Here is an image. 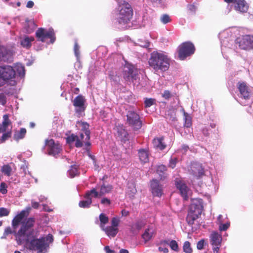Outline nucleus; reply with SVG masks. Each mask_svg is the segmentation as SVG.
Masks as SVG:
<instances>
[{
  "label": "nucleus",
  "mask_w": 253,
  "mask_h": 253,
  "mask_svg": "<svg viewBox=\"0 0 253 253\" xmlns=\"http://www.w3.org/2000/svg\"><path fill=\"white\" fill-rule=\"evenodd\" d=\"M117 136L122 141H126L128 139V134L123 126H118L116 127Z\"/></svg>",
  "instance_id": "obj_21"
},
{
  "label": "nucleus",
  "mask_w": 253,
  "mask_h": 253,
  "mask_svg": "<svg viewBox=\"0 0 253 253\" xmlns=\"http://www.w3.org/2000/svg\"><path fill=\"white\" fill-rule=\"evenodd\" d=\"M99 220L100 221V226L107 224L109 221V218L104 213H101L99 216Z\"/></svg>",
  "instance_id": "obj_42"
},
{
  "label": "nucleus",
  "mask_w": 253,
  "mask_h": 253,
  "mask_svg": "<svg viewBox=\"0 0 253 253\" xmlns=\"http://www.w3.org/2000/svg\"><path fill=\"white\" fill-rule=\"evenodd\" d=\"M11 171L12 168L8 164L4 165L1 168V171L6 176L11 175Z\"/></svg>",
  "instance_id": "obj_40"
},
{
  "label": "nucleus",
  "mask_w": 253,
  "mask_h": 253,
  "mask_svg": "<svg viewBox=\"0 0 253 253\" xmlns=\"http://www.w3.org/2000/svg\"><path fill=\"white\" fill-rule=\"evenodd\" d=\"M191 173L194 176L199 178L204 174V169L201 164H193L191 167Z\"/></svg>",
  "instance_id": "obj_19"
},
{
  "label": "nucleus",
  "mask_w": 253,
  "mask_h": 253,
  "mask_svg": "<svg viewBox=\"0 0 253 253\" xmlns=\"http://www.w3.org/2000/svg\"><path fill=\"white\" fill-rule=\"evenodd\" d=\"M101 203L102 204L108 206L111 204V201L109 199L107 198H103L101 200Z\"/></svg>",
  "instance_id": "obj_60"
},
{
  "label": "nucleus",
  "mask_w": 253,
  "mask_h": 253,
  "mask_svg": "<svg viewBox=\"0 0 253 253\" xmlns=\"http://www.w3.org/2000/svg\"><path fill=\"white\" fill-rule=\"evenodd\" d=\"M11 134V129L7 131L6 132H4V133L2 134L1 139L0 140V141L1 143H3L5 142V141L7 139H8L10 137Z\"/></svg>",
  "instance_id": "obj_47"
},
{
  "label": "nucleus",
  "mask_w": 253,
  "mask_h": 253,
  "mask_svg": "<svg viewBox=\"0 0 253 253\" xmlns=\"http://www.w3.org/2000/svg\"><path fill=\"white\" fill-rule=\"evenodd\" d=\"M203 202L201 199L193 200L189 207L186 221L190 225H192L196 219L201 215L203 211Z\"/></svg>",
  "instance_id": "obj_4"
},
{
  "label": "nucleus",
  "mask_w": 253,
  "mask_h": 253,
  "mask_svg": "<svg viewBox=\"0 0 253 253\" xmlns=\"http://www.w3.org/2000/svg\"><path fill=\"white\" fill-rule=\"evenodd\" d=\"M177 163V159L176 158L171 159L169 161V166L171 168L173 169L176 165Z\"/></svg>",
  "instance_id": "obj_59"
},
{
  "label": "nucleus",
  "mask_w": 253,
  "mask_h": 253,
  "mask_svg": "<svg viewBox=\"0 0 253 253\" xmlns=\"http://www.w3.org/2000/svg\"><path fill=\"white\" fill-rule=\"evenodd\" d=\"M169 59L162 52L153 51L149 59V65L154 72H164L167 71L169 67Z\"/></svg>",
  "instance_id": "obj_3"
},
{
  "label": "nucleus",
  "mask_w": 253,
  "mask_h": 253,
  "mask_svg": "<svg viewBox=\"0 0 253 253\" xmlns=\"http://www.w3.org/2000/svg\"><path fill=\"white\" fill-rule=\"evenodd\" d=\"M167 168L164 165L159 166L157 169V173L159 175L161 179H163L166 177V171Z\"/></svg>",
  "instance_id": "obj_34"
},
{
  "label": "nucleus",
  "mask_w": 253,
  "mask_h": 253,
  "mask_svg": "<svg viewBox=\"0 0 253 253\" xmlns=\"http://www.w3.org/2000/svg\"><path fill=\"white\" fill-rule=\"evenodd\" d=\"M84 102L85 99L84 96L81 95H78L73 100V105L75 108V112L78 117L84 115V111L85 109Z\"/></svg>",
  "instance_id": "obj_10"
},
{
  "label": "nucleus",
  "mask_w": 253,
  "mask_h": 253,
  "mask_svg": "<svg viewBox=\"0 0 253 253\" xmlns=\"http://www.w3.org/2000/svg\"><path fill=\"white\" fill-rule=\"evenodd\" d=\"M229 223H228L224 224L220 223L219 226V230L220 231H225L229 228Z\"/></svg>",
  "instance_id": "obj_54"
},
{
  "label": "nucleus",
  "mask_w": 253,
  "mask_h": 253,
  "mask_svg": "<svg viewBox=\"0 0 253 253\" xmlns=\"http://www.w3.org/2000/svg\"><path fill=\"white\" fill-rule=\"evenodd\" d=\"M100 227L109 237H114L118 232V228L115 227L111 226L105 227L103 225H101Z\"/></svg>",
  "instance_id": "obj_22"
},
{
  "label": "nucleus",
  "mask_w": 253,
  "mask_h": 253,
  "mask_svg": "<svg viewBox=\"0 0 253 253\" xmlns=\"http://www.w3.org/2000/svg\"><path fill=\"white\" fill-rule=\"evenodd\" d=\"M169 16L167 14H164L161 17V21L164 24H167L170 22Z\"/></svg>",
  "instance_id": "obj_52"
},
{
  "label": "nucleus",
  "mask_w": 253,
  "mask_h": 253,
  "mask_svg": "<svg viewBox=\"0 0 253 253\" xmlns=\"http://www.w3.org/2000/svg\"><path fill=\"white\" fill-rule=\"evenodd\" d=\"M138 156L142 163H146L149 161V154L146 149H141L138 151Z\"/></svg>",
  "instance_id": "obj_26"
},
{
  "label": "nucleus",
  "mask_w": 253,
  "mask_h": 253,
  "mask_svg": "<svg viewBox=\"0 0 253 253\" xmlns=\"http://www.w3.org/2000/svg\"><path fill=\"white\" fill-rule=\"evenodd\" d=\"M32 207L34 208V209H38L39 207V203L37 202H34L33 201H32Z\"/></svg>",
  "instance_id": "obj_63"
},
{
  "label": "nucleus",
  "mask_w": 253,
  "mask_h": 253,
  "mask_svg": "<svg viewBox=\"0 0 253 253\" xmlns=\"http://www.w3.org/2000/svg\"><path fill=\"white\" fill-rule=\"evenodd\" d=\"M26 133V129L24 128H21L19 131L16 132L14 135L13 138L16 140L22 139L24 137Z\"/></svg>",
  "instance_id": "obj_36"
},
{
  "label": "nucleus",
  "mask_w": 253,
  "mask_h": 253,
  "mask_svg": "<svg viewBox=\"0 0 253 253\" xmlns=\"http://www.w3.org/2000/svg\"><path fill=\"white\" fill-rule=\"evenodd\" d=\"M144 226V223L142 221H138L132 226V230H140Z\"/></svg>",
  "instance_id": "obj_46"
},
{
  "label": "nucleus",
  "mask_w": 253,
  "mask_h": 253,
  "mask_svg": "<svg viewBox=\"0 0 253 253\" xmlns=\"http://www.w3.org/2000/svg\"><path fill=\"white\" fill-rule=\"evenodd\" d=\"M204 243L205 242L204 240L199 241L197 244V249L200 250H202L204 248Z\"/></svg>",
  "instance_id": "obj_57"
},
{
  "label": "nucleus",
  "mask_w": 253,
  "mask_h": 253,
  "mask_svg": "<svg viewBox=\"0 0 253 253\" xmlns=\"http://www.w3.org/2000/svg\"><path fill=\"white\" fill-rule=\"evenodd\" d=\"M153 145L154 148L163 150L166 147V144L164 141V137H157L153 140Z\"/></svg>",
  "instance_id": "obj_23"
},
{
  "label": "nucleus",
  "mask_w": 253,
  "mask_h": 253,
  "mask_svg": "<svg viewBox=\"0 0 253 253\" xmlns=\"http://www.w3.org/2000/svg\"><path fill=\"white\" fill-rule=\"evenodd\" d=\"M153 234V229L148 228L145 230L144 233L142 235V237L144 240L145 242H147L152 238Z\"/></svg>",
  "instance_id": "obj_33"
},
{
  "label": "nucleus",
  "mask_w": 253,
  "mask_h": 253,
  "mask_svg": "<svg viewBox=\"0 0 253 253\" xmlns=\"http://www.w3.org/2000/svg\"><path fill=\"white\" fill-rule=\"evenodd\" d=\"M100 196L99 192L97 191L95 188H93L90 190L87 191L84 195L85 199H88L92 200V198H98Z\"/></svg>",
  "instance_id": "obj_29"
},
{
  "label": "nucleus",
  "mask_w": 253,
  "mask_h": 253,
  "mask_svg": "<svg viewBox=\"0 0 253 253\" xmlns=\"http://www.w3.org/2000/svg\"><path fill=\"white\" fill-rule=\"evenodd\" d=\"M175 185L177 188L179 190L181 196L184 200H187L188 199V194L189 193V189L186 185L183 183L181 181H176Z\"/></svg>",
  "instance_id": "obj_17"
},
{
  "label": "nucleus",
  "mask_w": 253,
  "mask_h": 253,
  "mask_svg": "<svg viewBox=\"0 0 253 253\" xmlns=\"http://www.w3.org/2000/svg\"><path fill=\"white\" fill-rule=\"evenodd\" d=\"M34 41V37L25 36L23 38L21 39L20 44L23 47L29 49L31 47L32 42Z\"/></svg>",
  "instance_id": "obj_24"
},
{
  "label": "nucleus",
  "mask_w": 253,
  "mask_h": 253,
  "mask_svg": "<svg viewBox=\"0 0 253 253\" xmlns=\"http://www.w3.org/2000/svg\"><path fill=\"white\" fill-rule=\"evenodd\" d=\"M195 50V46L192 43L189 42H183L178 48V57L183 60L194 54Z\"/></svg>",
  "instance_id": "obj_6"
},
{
  "label": "nucleus",
  "mask_w": 253,
  "mask_h": 253,
  "mask_svg": "<svg viewBox=\"0 0 253 253\" xmlns=\"http://www.w3.org/2000/svg\"><path fill=\"white\" fill-rule=\"evenodd\" d=\"M13 52L10 48L0 45V61L10 62L12 61Z\"/></svg>",
  "instance_id": "obj_15"
},
{
  "label": "nucleus",
  "mask_w": 253,
  "mask_h": 253,
  "mask_svg": "<svg viewBox=\"0 0 253 253\" xmlns=\"http://www.w3.org/2000/svg\"><path fill=\"white\" fill-rule=\"evenodd\" d=\"M45 145L47 147L48 154L55 157H56L62 150V146L59 143H55L53 139L46 140Z\"/></svg>",
  "instance_id": "obj_12"
},
{
  "label": "nucleus",
  "mask_w": 253,
  "mask_h": 253,
  "mask_svg": "<svg viewBox=\"0 0 253 253\" xmlns=\"http://www.w3.org/2000/svg\"><path fill=\"white\" fill-rule=\"evenodd\" d=\"M133 16V10L131 5L126 2L119 4L115 10L114 19L115 23L119 29H124L129 23Z\"/></svg>",
  "instance_id": "obj_2"
},
{
  "label": "nucleus",
  "mask_w": 253,
  "mask_h": 253,
  "mask_svg": "<svg viewBox=\"0 0 253 253\" xmlns=\"http://www.w3.org/2000/svg\"><path fill=\"white\" fill-rule=\"evenodd\" d=\"M15 233V236H16V234L17 233H16L15 232V231H12L10 227H7L5 230H4V236H7L8 235L10 234H12V233Z\"/></svg>",
  "instance_id": "obj_53"
},
{
  "label": "nucleus",
  "mask_w": 253,
  "mask_h": 253,
  "mask_svg": "<svg viewBox=\"0 0 253 253\" xmlns=\"http://www.w3.org/2000/svg\"><path fill=\"white\" fill-rule=\"evenodd\" d=\"M210 240L213 253H218L221 246L222 240L221 235L217 232H213L210 236Z\"/></svg>",
  "instance_id": "obj_11"
},
{
  "label": "nucleus",
  "mask_w": 253,
  "mask_h": 253,
  "mask_svg": "<svg viewBox=\"0 0 253 253\" xmlns=\"http://www.w3.org/2000/svg\"><path fill=\"white\" fill-rule=\"evenodd\" d=\"M161 245H168L172 250L178 252L179 250L178 244L175 240L169 241V240H165L161 241Z\"/></svg>",
  "instance_id": "obj_27"
},
{
  "label": "nucleus",
  "mask_w": 253,
  "mask_h": 253,
  "mask_svg": "<svg viewBox=\"0 0 253 253\" xmlns=\"http://www.w3.org/2000/svg\"><path fill=\"white\" fill-rule=\"evenodd\" d=\"M123 74L125 80L128 83H132L135 85L138 83V71L133 65L126 64L124 66Z\"/></svg>",
  "instance_id": "obj_5"
},
{
  "label": "nucleus",
  "mask_w": 253,
  "mask_h": 253,
  "mask_svg": "<svg viewBox=\"0 0 253 253\" xmlns=\"http://www.w3.org/2000/svg\"><path fill=\"white\" fill-rule=\"evenodd\" d=\"M159 250L160 252H162L164 253H168L169 252V250L166 247H159Z\"/></svg>",
  "instance_id": "obj_62"
},
{
  "label": "nucleus",
  "mask_w": 253,
  "mask_h": 253,
  "mask_svg": "<svg viewBox=\"0 0 253 253\" xmlns=\"http://www.w3.org/2000/svg\"><path fill=\"white\" fill-rule=\"evenodd\" d=\"M151 190L154 196L160 197L163 194L162 185L156 179H153L151 182Z\"/></svg>",
  "instance_id": "obj_16"
},
{
  "label": "nucleus",
  "mask_w": 253,
  "mask_h": 253,
  "mask_svg": "<svg viewBox=\"0 0 253 253\" xmlns=\"http://www.w3.org/2000/svg\"><path fill=\"white\" fill-rule=\"evenodd\" d=\"M183 250L185 253H191L192 252V248H191L190 244L188 241L184 242Z\"/></svg>",
  "instance_id": "obj_45"
},
{
  "label": "nucleus",
  "mask_w": 253,
  "mask_h": 253,
  "mask_svg": "<svg viewBox=\"0 0 253 253\" xmlns=\"http://www.w3.org/2000/svg\"><path fill=\"white\" fill-rule=\"evenodd\" d=\"M240 48L245 50H253V36L245 35L236 40Z\"/></svg>",
  "instance_id": "obj_8"
},
{
  "label": "nucleus",
  "mask_w": 253,
  "mask_h": 253,
  "mask_svg": "<svg viewBox=\"0 0 253 253\" xmlns=\"http://www.w3.org/2000/svg\"><path fill=\"white\" fill-rule=\"evenodd\" d=\"M6 100L4 94L0 93V104L4 105L6 104Z\"/></svg>",
  "instance_id": "obj_58"
},
{
  "label": "nucleus",
  "mask_w": 253,
  "mask_h": 253,
  "mask_svg": "<svg viewBox=\"0 0 253 253\" xmlns=\"http://www.w3.org/2000/svg\"><path fill=\"white\" fill-rule=\"evenodd\" d=\"M15 70L19 75V76L21 77H23L25 76V70L24 66L20 63H17L15 65Z\"/></svg>",
  "instance_id": "obj_35"
},
{
  "label": "nucleus",
  "mask_w": 253,
  "mask_h": 253,
  "mask_svg": "<svg viewBox=\"0 0 253 253\" xmlns=\"http://www.w3.org/2000/svg\"><path fill=\"white\" fill-rule=\"evenodd\" d=\"M113 189V187L110 184H107L103 183L101 185L100 188V196H102L103 195H104L106 194H108L112 191Z\"/></svg>",
  "instance_id": "obj_30"
},
{
  "label": "nucleus",
  "mask_w": 253,
  "mask_h": 253,
  "mask_svg": "<svg viewBox=\"0 0 253 253\" xmlns=\"http://www.w3.org/2000/svg\"><path fill=\"white\" fill-rule=\"evenodd\" d=\"M10 211L5 208H0V217L8 215Z\"/></svg>",
  "instance_id": "obj_49"
},
{
  "label": "nucleus",
  "mask_w": 253,
  "mask_h": 253,
  "mask_svg": "<svg viewBox=\"0 0 253 253\" xmlns=\"http://www.w3.org/2000/svg\"><path fill=\"white\" fill-rule=\"evenodd\" d=\"M67 142L69 144H71L75 141V145L77 148H80L83 146V144L81 141H80L78 138V135L72 134V135L67 137L66 139Z\"/></svg>",
  "instance_id": "obj_25"
},
{
  "label": "nucleus",
  "mask_w": 253,
  "mask_h": 253,
  "mask_svg": "<svg viewBox=\"0 0 253 253\" xmlns=\"http://www.w3.org/2000/svg\"><path fill=\"white\" fill-rule=\"evenodd\" d=\"M11 124V122L9 119V116L7 114H5L3 116V121L2 123L1 132H6L7 126Z\"/></svg>",
  "instance_id": "obj_32"
},
{
  "label": "nucleus",
  "mask_w": 253,
  "mask_h": 253,
  "mask_svg": "<svg viewBox=\"0 0 253 253\" xmlns=\"http://www.w3.org/2000/svg\"><path fill=\"white\" fill-rule=\"evenodd\" d=\"M69 176L73 178L79 174L78 168L76 165L71 166L70 169L68 171Z\"/></svg>",
  "instance_id": "obj_39"
},
{
  "label": "nucleus",
  "mask_w": 253,
  "mask_h": 253,
  "mask_svg": "<svg viewBox=\"0 0 253 253\" xmlns=\"http://www.w3.org/2000/svg\"><path fill=\"white\" fill-rule=\"evenodd\" d=\"M104 250L107 253H114V251L110 249L109 247L108 246L104 247Z\"/></svg>",
  "instance_id": "obj_64"
},
{
  "label": "nucleus",
  "mask_w": 253,
  "mask_h": 253,
  "mask_svg": "<svg viewBox=\"0 0 253 253\" xmlns=\"http://www.w3.org/2000/svg\"><path fill=\"white\" fill-rule=\"evenodd\" d=\"M44 239H45V242L46 241V242H48L49 243L52 242V241L53 240V236L50 234H49L48 235H47L46 237L45 238H44Z\"/></svg>",
  "instance_id": "obj_61"
},
{
  "label": "nucleus",
  "mask_w": 253,
  "mask_h": 253,
  "mask_svg": "<svg viewBox=\"0 0 253 253\" xmlns=\"http://www.w3.org/2000/svg\"><path fill=\"white\" fill-rule=\"evenodd\" d=\"M36 36L38 41L42 42H44L46 38H50L52 43L55 41V33L52 28H49L48 30L42 28H39L36 32Z\"/></svg>",
  "instance_id": "obj_9"
},
{
  "label": "nucleus",
  "mask_w": 253,
  "mask_h": 253,
  "mask_svg": "<svg viewBox=\"0 0 253 253\" xmlns=\"http://www.w3.org/2000/svg\"><path fill=\"white\" fill-rule=\"evenodd\" d=\"M82 126V131L84 133L85 139L89 140L90 139V131L89 130V125L86 122L80 123Z\"/></svg>",
  "instance_id": "obj_31"
},
{
  "label": "nucleus",
  "mask_w": 253,
  "mask_h": 253,
  "mask_svg": "<svg viewBox=\"0 0 253 253\" xmlns=\"http://www.w3.org/2000/svg\"><path fill=\"white\" fill-rule=\"evenodd\" d=\"M156 102V100L154 98H145L144 100L145 107L149 108L153 105Z\"/></svg>",
  "instance_id": "obj_43"
},
{
  "label": "nucleus",
  "mask_w": 253,
  "mask_h": 253,
  "mask_svg": "<svg viewBox=\"0 0 253 253\" xmlns=\"http://www.w3.org/2000/svg\"><path fill=\"white\" fill-rule=\"evenodd\" d=\"M15 71L10 66H0V78L7 81L15 77Z\"/></svg>",
  "instance_id": "obj_13"
},
{
  "label": "nucleus",
  "mask_w": 253,
  "mask_h": 253,
  "mask_svg": "<svg viewBox=\"0 0 253 253\" xmlns=\"http://www.w3.org/2000/svg\"><path fill=\"white\" fill-rule=\"evenodd\" d=\"M28 214L25 210L22 211L17 214L12 221V226L14 229H16L21 221Z\"/></svg>",
  "instance_id": "obj_20"
},
{
  "label": "nucleus",
  "mask_w": 253,
  "mask_h": 253,
  "mask_svg": "<svg viewBox=\"0 0 253 253\" xmlns=\"http://www.w3.org/2000/svg\"><path fill=\"white\" fill-rule=\"evenodd\" d=\"M187 9L190 13L195 14L197 7L194 4H188L187 5Z\"/></svg>",
  "instance_id": "obj_51"
},
{
  "label": "nucleus",
  "mask_w": 253,
  "mask_h": 253,
  "mask_svg": "<svg viewBox=\"0 0 253 253\" xmlns=\"http://www.w3.org/2000/svg\"><path fill=\"white\" fill-rule=\"evenodd\" d=\"M162 96L165 99L168 100L171 97V95L169 91L165 90L163 93L162 94Z\"/></svg>",
  "instance_id": "obj_56"
},
{
  "label": "nucleus",
  "mask_w": 253,
  "mask_h": 253,
  "mask_svg": "<svg viewBox=\"0 0 253 253\" xmlns=\"http://www.w3.org/2000/svg\"><path fill=\"white\" fill-rule=\"evenodd\" d=\"M37 25L33 21L29 20L26 21L25 25V29L26 33L27 34H31L35 30Z\"/></svg>",
  "instance_id": "obj_28"
},
{
  "label": "nucleus",
  "mask_w": 253,
  "mask_h": 253,
  "mask_svg": "<svg viewBox=\"0 0 253 253\" xmlns=\"http://www.w3.org/2000/svg\"><path fill=\"white\" fill-rule=\"evenodd\" d=\"M35 220L30 217L24 221L16 234V240L18 245L25 243L31 250L42 253L48 246L44 237L38 239V232L33 228Z\"/></svg>",
  "instance_id": "obj_1"
},
{
  "label": "nucleus",
  "mask_w": 253,
  "mask_h": 253,
  "mask_svg": "<svg viewBox=\"0 0 253 253\" xmlns=\"http://www.w3.org/2000/svg\"><path fill=\"white\" fill-rule=\"evenodd\" d=\"M79 49H80V46L78 45V44L77 43V42H76L75 43L74 50L75 54L77 58L79 57V54H80Z\"/></svg>",
  "instance_id": "obj_55"
},
{
  "label": "nucleus",
  "mask_w": 253,
  "mask_h": 253,
  "mask_svg": "<svg viewBox=\"0 0 253 253\" xmlns=\"http://www.w3.org/2000/svg\"><path fill=\"white\" fill-rule=\"evenodd\" d=\"M84 132H81L79 136H78V138L79 140L80 141H81L82 142V144H83V142L84 143V145L85 146V150L86 151L89 150V147L90 145V143L89 142V140H87L85 139V138L84 140Z\"/></svg>",
  "instance_id": "obj_38"
},
{
  "label": "nucleus",
  "mask_w": 253,
  "mask_h": 253,
  "mask_svg": "<svg viewBox=\"0 0 253 253\" xmlns=\"http://www.w3.org/2000/svg\"><path fill=\"white\" fill-rule=\"evenodd\" d=\"M137 190L135 187L134 186L133 183H131L128 186V189L127 191V195L130 198H133L134 197L135 194L136 193Z\"/></svg>",
  "instance_id": "obj_37"
},
{
  "label": "nucleus",
  "mask_w": 253,
  "mask_h": 253,
  "mask_svg": "<svg viewBox=\"0 0 253 253\" xmlns=\"http://www.w3.org/2000/svg\"><path fill=\"white\" fill-rule=\"evenodd\" d=\"M120 220L118 217H114L111 220V226L117 228L120 223Z\"/></svg>",
  "instance_id": "obj_48"
},
{
  "label": "nucleus",
  "mask_w": 253,
  "mask_h": 253,
  "mask_svg": "<svg viewBox=\"0 0 253 253\" xmlns=\"http://www.w3.org/2000/svg\"><path fill=\"white\" fill-rule=\"evenodd\" d=\"M92 203V200L86 199L85 200H83L80 202L79 205L81 208H88L90 207Z\"/></svg>",
  "instance_id": "obj_41"
},
{
  "label": "nucleus",
  "mask_w": 253,
  "mask_h": 253,
  "mask_svg": "<svg viewBox=\"0 0 253 253\" xmlns=\"http://www.w3.org/2000/svg\"><path fill=\"white\" fill-rule=\"evenodd\" d=\"M184 126L189 127L192 125L191 119L188 114L185 112H184Z\"/></svg>",
  "instance_id": "obj_44"
},
{
  "label": "nucleus",
  "mask_w": 253,
  "mask_h": 253,
  "mask_svg": "<svg viewBox=\"0 0 253 253\" xmlns=\"http://www.w3.org/2000/svg\"><path fill=\"white\" fill-rule=\"evenodd\" d=\"M7 185L4 182H1L0 184V192L2 194H5L7 192Z\"/></svg>",
  "instance_id": "obj_50"
},
{
  "label": "nucleus",
  "mask_w": 253,
  "mask_h": 253,
  "mask_svg": "<svg viewBox=\"0 0 253 253\" xmlns=\"http://www.w3.org/2000/svg\"><path fill=\"white\" fill-rule=\"evenodd\" d=\"M225 2L234 4V7L236 11L240 13L246 12L249 8V5L245 0H224Z\"/></svg>",
  "instance_id": "obj_14"
},
{
  "label": "nucleus",
  "mask_w": 253,
  "mask_h": 253,
  "mask_svg": "<svg viewBox=\"0 0 253 253\" xmlns=\"http://www.w3.org/2000/svg\"><path fill=\"white\" fill-rule=\"evenodd\" d=\"M238 88L242 97L245 99H249L250 98L251 95L250 90L245 83H239L238 84Z\"/></svg>",
  "instance_id": "obj_18"
},
{
  "label": "nucleus",
  "mask_w": 253,
  "mask_h": 253,
  "mask_svg": "<svg viewBox=\"0 0 253 253\" xmlns=\"http://www.w3.org/2000/svg\"><path fill=\"white\" fill-rule=\"evenodd\" d=\"M126 122L134 130L139 129L142 126V122L139 115L133 110H130L126 113Z\"/></svg>",
  "instance_id": "obj_7"
}]
</instances>
